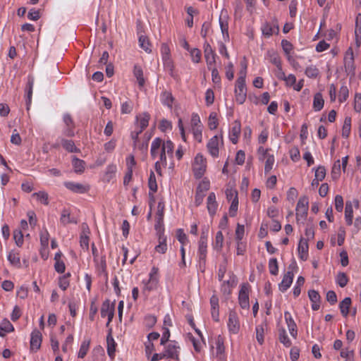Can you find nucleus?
<instances>
[{"label": "nucleus", "instance_id": "338daca9", "mask_svg": "<svg viewBox=\"0 0 361 361\" xmlns=\"http://www.w3.org/2000/svg\"><path fill=\"white\" fill-rule=\"evenodd\" d=\"M340 173H341V161L338 159L334 162V164L333 166L332 171H331L332 178L334 179L337 178L340 176Z\"/></svg>", "mask_w": 361, "mask_h": 361}, {"label": "nucleus", "instance_id": "2eb2a0df", "mask_svg": "<svg viewBox=\"0 0 361 361\" xmlns=\"http://www.w3.org/2000/svg\"><path fill=\"white\" fill-rule=\"evenodd\" d=\"M114 315V305H111L109 300L103 302L101 308V317H107L108 322L106 326L112 321Z\"/></svg>", "mask_w": 361, "mask_h": 361}, {"label": "nucleus", "instance_id": "cd10ccee", "mask_svg": "<svg viewBox=\"0 0 361 361\" xmlns=\"http://www.w3.org/2000/svg\"><path fill=\"white\" fill-rule=\"evenodd\" d=\"M60 223L63 226H66L68 224H77V220L71 215L68 209H63L61 213Z\"/></svg>", "mask_w": 361, "mask_h": 361}, {"label": "nucleus", "instance_id": "423d86ee", "mask_svg": "<svg viewBox=\"0 0 361 361\" xmlns=\"http://www.w3.org/2000/svg\"><path fill=\"white\" fill-rule=\"evenodd\" d=\"M234 93L236 102L239 104H243L247 98V87L245 82L236 81Z\"/></svg>", "mask_w": 361, "mask_h": 361}, {"label": "nucleus", "instance_id": "dca6fc26", "mask_svg": "<svg viewBox=\"0 0 361 361\" xmlns=\"http://www.w3.org/2000/svg\"><path fill=\"white\" fill-rule=\"evenodd\" d=\"M261 30L263 35L267 37H269L274 34H278L279 27L277 25V22L276 20H273L271 23H264L262 25Z\"/></svg>", "mask_w": 361, "mask_h": 361}, {"label": "nucleus", "instance_id": "5701e85b", "mask_svg": "<svg viewBox=\"0 0 361 361\" xmlns=\"http://www.w3.org/2000/svg\"><path fill=\"white\" fill-rule=\"evenodd\" d=\"M149 119L150 115L148 113L139 114L135 116L134 126H140V128L145 129L149 125Z\"/></svg>", "mask_w": 361, "mask_h": 361}, {"label": "nucleus", "instance_id": "9d476101", "mask_svg": "<svg viewBox=\"0 0 361 361\" xmlns=\"http://www.w3.org/2000/svg\"><path fill=\"white\" fill-rule=\"evenodd\" d=\"M238 302L243 309H249V285L244 283L241 286L238 295Z\"/></svg>", "mask_w": 361, "mask_h": 361}, {"label": "nucleus", "instance_id": "f03ea898", "mask_svg": "<svg viewBox=\"0 0 361 361\" xmlns=\"http://www.w3.org/2000/svg\"><path fill=\"white\" fill-rule=\"evenodd\" d=\"M159 280V269L157 267H153L149 274V279L143 280L142 281V283L143 284L142 292L145 293L157 289Z\"/></svg>", "mask_w": 361, "mask_h": 361}, {"label": "nucleus", "instance_id": "7c9ffc66", "mask_svg": "<svg viewBox=\"0 0 361 361\" xmlns=\"http://www.w3.org/2000/svg\"><path fill=\"white\" fill-rule=\"evenodd\" d=\"M259 161H265L264 166V172L265 173H269V171L273 169V166L275 162L274 156L273 154H268L266 157H259Z\"/></svg>", "mask_w": 361, "mask_h": 361}, {"label": "nucleus", "instance_id": "5fc2aeb1", "mask_svg": "<svg viewBox=\"0 0 361 361\" xmlns=\"http://www.w3.org/2000/svg\"><path fill=\"white\" fill-rule=\"evenodd\" d=\"M355 37L357 42L361 37V13H358L355 18Z\"/></svg>", "mask_w": 361, "mask_h": 361}, {"label": "nucleus", "instance_id": "412c9836", "mask_svg": "<svg viewBox=\"0 0 361 361\" xmlns=\"http://www.w3.org/2000/svg\"><path fill=\"white\" fill-rule=\"evenodd\" d=\"M294 274L292 271H288L283 277L281 282L279 284V288L281 292L286 291L293 283Z\"/></svg>", "mask_w": 361, "mask_h": 361}, {"label": "nucleus", "instance_id": "09e8293b", "mask_svg": "<svg viewBox=\"0 0 361 361\" xmlns=\"http://www.w3.org/2000/svg\"><path fill=\"white\" fill-rule=\"evenodd\" d=\"M305 283V279L302 276H298L297 281L294 286L293 293V295L296 298L298 297L301 293V287L303 286Z\"/></svg>", "mask_w": 361, "mask_h": 361}, {"label": "nucleus", "instance_id": "6e6552de", "mask_svg": "<svg viewBox=\"0 0 361 361\" xmlns=\"http://www.w3.org/2000/svg\"><path fill=\"white\" fill-rule=\"evenodd\" d=\"M343 60L345 72L348 74L354 75L355 67L354 63V54L352 47H349L347 49L345 53Z\"/></svg>", "mask_w": 361, "mask_h": 361}, {"label": "nucleus", "instance_id": "a211bd4d", "mask_svg": "<svg viewBox=\"0 0 361 361\" xmlns=\"http://www.w3.org/2000/svg\"><path fill=\"white\" fill-rule=\"evenodd\" d=\"M241 132V123L240 121L235 120L229 130V139L233 144H236Z\"/></svg>", "mask_w": 361, "mask_h": 361}, {"label": "nucleus", "instance_id": "4c0bfd02", "mask_svg": "<svg viewBox=\"0 0 361 361\" xmlns=\"http://www.w3.org/2000/svg\"><path fill=\"white\" fill-rule=\"evenodd\" d=\"M14 327L11 323L6 319H4L0 325V336L4 337L6 333L12 332Z\"/></svg>", "mask_w": 361, "mask_h": 361}, {"label": "nucleus", "instance_id": "6e6d98bb", "mask_svg": "<svg viewBox=\"0 0 361 361\" xmlns=\"http://www.w3.org/2000/svg\"><path fill=\"white\" fill-rule=\"evenodd\" d=\"M349 90L346 85H343L339 90L338 100L341 103L344 102L348 97Z\"/></svg>", "mask_w": 361, "mask_h": 361}, {"label": "nucleus", "instance_id": "e433bc0d", "mask_svg": "<svg viewBox=\"0 0 361 361\" xmlns=\"http://www.w3.org/2000/svg\"><path fill=\"white\" fill-rule=\"evenodd\" d=\"M133 75L136 78L139 86L143 87L145 81L143 76V71L140 66L137 64L134 66Z\"/></svg>", "mask_w": 361, "mask_h": 361}, {"label": "nucleus", "instance_id": "603ef678", "mask_svg": "<svg viewBox=\"0 0 361 361\" xmlns=\"http://www.w3.org/2000/svg\"><path fill=\"white\" fill-rule=\"evenodd\" d=\"M305 73L308 78H316L319 75V71L315 66L311 65L306 68Z\"/></svg>", "mask_w": 361, "mask_h": 361}, {"label": "nucleus", "instance_id": "f3484780", "mask_svg": "<svg viewBox=\"0 0 361 361\" xmlns=\"http://www.w3.org/2000/svg\"><path fill=\"white\" fill-rule=\"evenodd\" d=\"M154 228L157 231V233H164V206H161V203L158 204L157 212L156 214V224Z\"/></svg>", "mask_w": 361, "mask_h": 361}, {"label": "nucleus", "instance_id": "58836bf2", "mask_svg": "<svg viewBox=\"0 0 361 361\" xmlns=\"http://www.w3.org/2000/svg\"><path fill=\"white\" fill-rule=\"evenodd\" d=\"M7 259L9 261V262L17 267H20V254L18 252H16L14 250H11L9 252Z\"/></svg>", "mask_w": 361, "mask_h": 361}, {"label": "nucleus", "instance_id": "1a4fd4ad", "mask_svg": "<svg viewBox=\"0 0 361 361\" xmlns=\"http://www.w3.org/2000/svg\"><path fill=\"white\" fill-rule=\"evenodd\" d=\"M228 329L230 333L236 334L240 331V321L236 312L231 310L228 314Z\"/></svg>", "mask_w": 361, "mask_h": 361}, {"label": "nucleus", "instance_id": "4468645a", "mask_svg": "<svg viewBox=\"0 0 361 361\" xmlns=\"http://www.w3.org/2000/svg\"><path fill=\"white\" fill-rule=\"evenodd\" d=\"M204 54L208 68H211L216 63V54L209 42L204 43Z\"/></svg>", "mask_w": 361, "mask_h": 361}, {"label": "nucleus", "instance_id": "49530a36", "mask_svg": "<svg viewBox=\"0 0 361 361\" xmlns=\"http://www.w3.org/2000/svg\"><path fill=\"white\" fill-rule=\"evenodd\" d=\"M351 130V118L346 117L344 120V123L342 128V136L343 137H348L350 133Z\"/></svg>", "mask_w": 361, "mask_h": 361}, {"label": "nucleus", "instance_id": "69168bd1", "mask_svg": "<svg viewBox=\"0 0 361 361\" xmlns=\"http://www.w3.org/2000/svg\"><path fill=\"white\" fill-rule=\"evenodd\" d=\"M13 238L16 244L18 247H21L23 244V234L21 230H15L13 232Z\"/></svg>", "mask_w": 361, "mask_h": 361}, {"label": "nucleus", "instance_id": "0e129e2a", "mask_svg": "<svg viewBox=\"0 0 361 361\" xmlns=\"http://www.w3.org/2000/svg\"><path fill=\"white\" fill-rule=\"evenodd\" d=\"M210 187V182L207 179H203L198 185L196 191L205 194Z\"/></svg>", "mask_w": 361, "mask_h": 361}, {"label": "nucleus", "instance_id": "c03bdc74", "mask_svg": "<svg viewBox=\"0 0 361 361\" xmlns=\"http://www.w3.org/2000/svg\"><path fill=\"white\" fill-rule=\"evenodd\" d=\"M71 276V273H66V274L61 276L59 279V286L63 290H66L69 285V278Z\"/></svg>", "mask_w": 361, "mask_h": 361}, {"label": "nucleus", "instance_id": "f8f14e48", "mask_svg": "<svg viewBox=\"0 0 361 361\" xmlns=\"http://www.w3.org/2000/svg\"><path fill=\"white\" fill-rule=\"evenodd\" d=\"M64 186L69 190L75 193L84 194L87 192L90 187L88 185L73 181H66L63 183Z\"/></svg>", "mask_w": 361, "mask_h": 361}, {"label": "nucleus", "instance_id": "c756f323", "mask_svg": "<svg viewBox=\"0 0 361 361\" xmlns=\"http://www.w3.org/2000/svg\"><path fill=\"white\" fill-rule=\"evenodd\" d=\"M61 145L68 152L79 153L80 149L78 148L75 142L71 140H66L65 138H60Z\"/></svg>", "mask_w": 361, "mask_h": 361}, {"label": "nucleus", "instance_id": "3c124183", "mask_svg": "<svg viewBox=\"0 0 361 361\" xmlns=\"http://www.w3.org/2000/svg\"><path fill=\"white\" fill-rule=\"evenodd\" d=\"M279 338L280 342L283 343L286 347H290L292 344L284 329H282L279 331Z\"/></svg>", "mask_w": 361, "mask_h": 361}, {"label": "nucleus", "instance_id": "bb28decb", "mask_svg": "<svg viewBox=\"0 0 361 361\" xmlns=\"http://www.w3.org/2000/svg\"><path fill=\"white\" fill-rule=\"evenodd\" d=\"M299 257L302 260H306L308 256V243L307 240L301 238L298 245Z\"/></svg>", "mask_w": 361, "mask_h": 361}, {"label": "nucleus", "instance_id": "ddd939ff", "mask_svg": "<svg viewBox=\"0 0 361 361\" xmlns=\"http://www.w3.org/2000/svg\"><path fill=\"white\" fill-rule=\"evenodd\" d=\"M219 23L220 25V28L221 30V33L223 35V38L226 40L229 37L228 34V16L227 11L226 10H222L221 11Z\"/></svg>", "mask_w": 361, "mask_h": 361}, {"label": "nucleus", "instance_id": "e2e57ef3", "mask_svg": "<svg viewBox=\"0 0 361 361\" xmlns=\"http://www.w3.org/2000/svg\"><path fill=\"white\" fill-rule=\"evenodd\" d=\"M191 59L194 63H199L201 60V51L197 48L191 49L190 51Z\"/></svg>", "mask_w": 361, "mask_h": 361}, {"label": "nucleus", "instance_id": "4d7b16f0", "mask_svg": "<svg viewBox=\"0 0 361 361\" xmlns=\"http://www.w3.org/2000/svg\"><path fill=\"white\" fill-rule=\"evenodd\" d=\"M219 122L217 115L215 112H212L209 116L208 126L210 130H215L218 126Z\"/></svg>", "mask_w": 361, "mask_h": 361}, {"label": "nucleus", "instance_id": "bf43d9fd", "mask_svg": "<svg viewBox=\"0 0 361 361\" xmlns=\"http://www.w3.org/2000/svg\"><path fill=\"white\" fill-rule=\"evenodd\" d=\"M148 186L149 188V190L152 191V193L156 192L157 190V184L156 180V177L154 173V172H151L149 180H148Z\"/></svg>", "mask_w": 361, "mask_h": 361}, {"label": "nucleus", "instance_id": "72a5a7b5", "mask_svg": "<svg viewBox=\"0 0 361 361\" xmlns=\"http://www.w3.org/2000/svg\"><path fill=\"white\" fill-rule=\"evenodd\" d=\"M324 100L322 94L320 92H317L314 96L312 107L315 111H319L324 107Z\"/></svg>", "mask_w": 361, "mask_h": 361}, {"label": "nucleus", "instance_id": "de8ad7c7", "mask_svg": "<svg viewBox=\"0 0 361 361\" xmlns=\"http://www.w3.org/2000/svg\"><path fill=\"white\" fill-rule=\"evenodd\" d=\"M139 44L140 47L143 49L146 52L150 53L151 49V45L149 42L148 38L145 35H141L139 37Z\"/></svg>", "mask_w": 361, "mask_h": 361}, {"label": "nucleus", "instance_id": "6ab92c4d", "mask_svg": "<svg viewBox=\"0 0 361 361\" xmlns=\"http://www.w3.org/2000/svg\"><path fill=\"white\" fill-rule=\"evenodd\" d=\"M284 318H285L286 323L287 324L288 331L290 332V334L294 338H295L298 335L297 325H296L294 319H293L291 314L289 312L286 311L284 312Z\"/></svg>", "mask_w": 361, "mask_h": 361}, {"label": "nucleus", "instance_id": "864d4df0", "mask_svg": "<svg viewBox=\"0 0 361 361\" xmlns=\"http://www.w3.org/2000/svg\"><path fill=\"white\" fill-rule=\"evenodd\" d=\"M336 282L340 287L343 288L348 284V279L345 273L340 272L336 277Z\"/></svg>", "mask_w": 361, "mask_h": 361}, {"label": "nucleus", "instance_id": "13d9d810", "mask_svg": "<svg viewBox=\"0 0 361 361\" xmlns=\"http://www.w3.org/2000/svg\"><path fill=\"white\" fill-rule=\"evenodd\" d=\"M34 86V79L32 77L28 78V81L27 84V104H30L31 103V99H32V90Z\"/></svg>", "mask_w": 361, "mask_h": 361}, {"label": "nucleus", "instance_id": "20e7f679", "mask_svg": "<svg viewBox=\"0 0 361 361\" xmlns=\"http://www.w3.org/2000/svg\"><path fill=\"white\" fill-rule=\"evenodd\" d=\"M309 201L306 196L301 197L296 206V220L298 224H304L308 211Z\"/></svg>", "mask_w": 361, "mask_h": 361}, {"label": "nucleus", "instance_id": "680f3d73", "mask_svg": "<svg viewBox=\"0 0 361 361\" xmlns=\"http://www.w3.org/2000/svg\"><path fill=\"white\" fill-rule=\"evenodd\" d=\"M269 272L272 275H276L279 272L278 262L276 258H271L269 262Z\"/></svg>", "mask_w": 361, "mask_h": 361}, {"label": "nucleus", "instance_id": "a878e982", "mask_svg": "<svg viewBox=\"0 0 361 361\" xmlns=\"http://www.w3.org/2000/svg\"><path fill=\"white\" fill-rule=\"evenodd\" d=\"M160 100L161 104L164 106H167L170 109L173 108V104L174 102V97L172 95V93L167 90H164L160 95Z\"/></svg>", "mask_w": 361, "mask_h": 361}, {"label": "nucleus", "instance_id": "f704fd0d", "mask_svg": "<svg viewBox=\"0 0 361 361\" xmlns=\"http://www.w3.org/2000/svg\"><path fill=\"white\" fill-rule=\"evenodd\" d=\"M89 229L83 230L82 232L80 234V247L85 250L88 251L89 250V242H90V237H89Z\"/></svg>", "mask_w": 361, "mask_h": 361}, {"label": "nucleus", "instance_id": "473e14b6", "mask_svg": "<svg viewBox=\"0 0 361 361\" xmlns=\"http://www.w3.org/2000/svg\"><path fill=\"white\" fill-rule=\"evenodd\" d=\"M353 218V204L350 201H347L345 203V219L346 224L348 226L352 225Z\"/></svg>", "mask_w": 361, "mask_h": 361}, {"label": "nucleus", "instance_id": "a18cd8bd", "mask_svg": "<svg viewBox=\"0 0 361 361\" xmlns=\"http://www.w3.org/2000/svg\"><path fill=\"white\" fill-rule=\"evenodd\" d=\"M189 339L190 342L192 343L194 349L196 352H200L202 346L205 344L203 338H195L193 336L190 335Z\"/></svg>", "mask_w": 361, "mask_h": 361}, {"label": "nucleus", "instance_id": "9b49d317", "mask_svg": "<svg viewBox=\"0 0 361 361\" xmlns=\"http://www.w3.org/2000/svg\"><path fill=\"white\" fill-rule=\"evenodd\" d=\"M180 346L175 341H171L164 351L166 358L178 360Z\"/></svg>", "mask_w": 361, "mask_h": 361}, {"label": "nucleus", "instance_id": "2f4dec72", "mask_svg": "<svg viewBox=\"0 0 361 361\" xmlns=\"http://www.w3.org/2000/svg\"><path fill=\"white\" fill-rule=\"evenodd\" d=\"M351 302L350 298L346 297L339 303L341 313L344 317H347L349 314Z\"/></svg>", "mask_w": 361, "mask_h": 361}, {"label": "nucleus", "instance_id": "f257e3e1", "mask_svg": "<svg viewBox=\"0 0 361 361\" xmlns=\"http://www.w3.org/2000/svg\"><path fill=\"white\" fill-rule=\"evenodd\" d=\"M173 151L174 144L170 140L165 141L159 137H156L151 143V157L153 159L161 160L164 164H167V158L173 157Z\"/></svg>", "mask_w": 361, "mask_h": 361}, {"label": "nucleus", "instance_id": "aec40b11", "mask_svg": "<svg viewBox=\"0 0 361 361\" xmlns=\"http://www.w3.org/2000/svg\"><path fill=\"white\" fill-rule=\"evenodd\" d=\"M42 343V334L37 329H34L31 333L30 348L37 351L39 349Z\"/></svg>", "mask_w": 361, "mask_h": 361}, {"label": "nucleus", "instance_id": "c9c22d12", "mask_svg": "<svg viewBox=\"0 0 361 361\" xmlns=\"http://www.w3.org/2000/svg\"><path fill=\"white\" fill-rule=\"evenodd\" d=\"M72 165L75 173H82L85 170V162L76 157H73L72 159Z\"/></svg>", "mask_w": 361, "mask_h": 361}, {"label": "nucleus", "instance_id": "4be33fe9", "mask_svg": "<svg viewBox=\"0 0 361 361\" xmlns=\"http://www.w3.org/2000/svg\"><path fill=\"white\" fill-rule=\"evenodd\" d=\"M207 207L210 216H213L217 210L218 203L216 200V195L214 192H210L207 200Z\"/></svg>", "mask_w": 361, "mask_h": 361}, {"label": "nucleus", "instance_id": "393cba45", "mask_svg": "<svg viewBox=\"0 0 361 361\" xmlns=\"http://www.w3.org/2000/svg\"><path fill=\"white\" fill-rule=\"evenodd\" d=\"M207 254V242H199L198 243V251L197 257L200 262V265L203 264L204 266L206 262Z\"/></svg>", "mask_w": 361, "mask_h": 361}, {"label": "nucleus", "instance_id": "7ed1b4c3", "mask_svg": "<svg viewBox=\"0 0 361 361\" xmlns=\"http://www.w3.org/2000/svg\"><path fill=\"white\" fill-rule=\"evenodd\" d=\"M207 169V159L204 156L199 153L197 154L192 162V171L195 178H201Z\"/></svg>", "mask_w": 361, "mask_h": 361}, {"label": "nucleus", "instance_id": "052dcab7", "mask_svg": "<svg viewBox=\"0 0 361 361\" xmlns=\"http://www.w3.org/2000/svg\"><path fill=\"white\" fill-rule=\"evenodd\" d=\"M133 109L132 102L128 100L121 104V112L123 114H130Z\"/></svg>", "mask_w": 361, "mask_h": 361}, {"label": "nucleus", "instance_id": "a19ab883", "mask_svg": "<svg viewBox=\"0 0 361 361\" xmlns=\"http://www.w3.org/2000/svg\"><path fill=\"white\" fill-rule=\"evenodd\" d=\"M32 197H35L36 200L44 205L49 204V195L45 191H39L34 192Z\"/></svg>", "mask_w": 361, "mask_h": 361}, {"label": "nucleus", "instance_id": "b1692460", "mask_svg": "<svg viewBox=\"0 0 361 361\" xmlns=\"http://www.w3.org/2000/svg\"><path fill=\"white\" fill-rule=\"evenodd\" d=\"M158 245L154 247V251L159 254H165L167 251L168 246L166 243V236L164 233H157Z\"/></svg>", "mask_w": 361, "mask_h": 361}, {"label": "nucleus", "instance_id": "774afa93", "mask_svg": "<svg viewBox=\"0 0 361 361\" xmlns=\"http://www.w3.org/2000/svg\"><path fill=\"white\" fill-rule=\"evenodd\" d=\"M354 110L357 113L361 111V93H356L355 95Z\"/></svg>", "mask_w": 361, "mask_h": 361}, {"label": "nucleus", "instance_id": "79ce46f5", "mask_svg": "<svg viewBox=\"0 0 361 361\" xmlns=\"http://www.w3.org/2000/svg\"><path fill=\"white\" fill-rule=\"evenodd\" d=\"M90 344V340H89V339H85L82 342L80 349H79V351H78V357L79 358L85 357V356L87 355V353L89 350Z\"/></svg>", "mask_w": 361, "mask_h": 361}, {"label": "nucleus", "instance_id": "0eeeda50", "mask_svg": "<svg viewBox=\"0 0 361 361\" xmlns=\"http://www.w3.org/2000/svg\"><path fill=\"white\" fill-rule=\"evenodd\" d=\"M63 121L65 127L63 130V134L66 137H73L75 135V122L70 114L66 113L63 116Z\"/></svg>", "mask_w": 361, "mask_h": 361}, {"label": "nucleus", "instance_id": "37998d69", "mask_svg": "<svg viewBox=\"0 0 361 361\" xmlns=\"http://www.w3.org/2000/svg\"><path fill=\"white\" fill-rule=\"evenodd\" d=\"M267 57L269 61L276 67L281 66V59L277 53L274 51H269L267 52Z\"/></svg>", "mask_w": 361, "mask_h": 361}, {"label": "nucleus", "instance_id": "39448f33", "mask_svg": "<svg viewBox=\"0 0 361 361\" xmlns=\"http://www.w3.org/2000/svg\"><path fill=\"white\" fill-rule=\"evenodd\" d=\"M223 136L220 135H214L207 144V148L209 154L214 157H218L219 154V147L220 145H223Z\"/></svg>", "mask_w": 361, "mask_h": 361}, {"label": "nucleus", "instance_id": "8fccbe9b", "mask_svg": "<svg viewBox=\"0 0 361 361\" xmlns=\"http://www.w3.org/2000/svg\"><path fill=\"white\" fill-rule=\"evenodd\" d=\"M256 338L259 344L262 345L264 343V325H257L255 327Z\"/></svg>", "mask_w": 361, "mask_h": 361}, {"label": "nucleus", "instance_id": "ea45409f", "mask_svg": "<svg viewBox=\"0 0 361 361\" xmlns=\"http://www.w3.org/2000/svg\"><path fill=\"white\" fill-rule=\"evenodd\" d=\"M224 240V238L222 232L221 231H218L216 233L215 240L212 244L213 248L217 251H220L223 247Z\"/></svg>", "mask_w": 361, "mask_h": 361}, {"label": "nucleus", "instance_id": "c85d7f7f", "mask_svg": "<svg viewBox=\"0 0 361 361\" xmlns=\"http://www.w3.org/2000/svg\"><path fill=\"white\" fill-rule=\"evenodd\" d=\"M106 344L107 354L111 359H114L115 357L116 343L115 342L113 336H111V332L106 336Z\"/></svg>", "mask_w": 361, "mask_h": 361}]
</instances>
